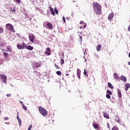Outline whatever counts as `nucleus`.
<instances>
[{
	"mask_svg": "<svg viewBox=\"0 0 130 130\" xmlns=\"http://www.w3.org/2000/svg\"><path fill=\"white\" fill-rule=\"evenodd\" d=\"M80 29H83V27L80 26Z\"/></svg>",
	"mask_w": 130,
	"mask_h": 130,
	"instance_id": "nucleus-51",
	"label": "nucleus"
},
{
	"mask_svg": "<svg viewBox=\"0 0 130 130\" xmlns=\"http://www.w3.org/2000/svg\"><path fill=\"white\" fill-rule=\"evenodd\" d=\"M17 115L19 116V112H17Z\"/></svg>",
	"mask_w": 130,
	"mask_h": 130,
	"instance_id": "nucleus-52",
	"label": "nucleus"
},
{
	"mask_svg": "<svg viewBox=\"0 0 130 130\" xmlns=\"http://www.w3.org/2000/svg\"><path fill=\"white\" fill-rule=\"evenodd\" d=\"M107 93H108V94L112 95V92H111V91L109 90H107Z\"/></svg>",
	"mask_w": 130,
	"mask_h": 130,
	"instance_id": "nucleus-25",
	"label": "nucleus"
},
{
	"mask_svg": "<svg viewBox=\"0 0 130 130\" xmlns=\"http://www.w3.org/2000/svg\"><path fill=\"white\" fill-rule=\"evenodd\" d=\"M35 35H34L33 34H29L28 35L29 42L31 43H34V41H35Z\"/></svg>",
	"mask_w": 130,
	"mask_h": 130,
	"instance_id": "nucleus-4",
	"label": "nucleus"
},
{
	"mask_svg": "<svg viewBox=\"0 0 130 130\" xmlns=\"http://www.w3.org/2000/svg\"><path fill=\"white\" fill-rule=\"evenodd\" d=\"M12 12H14V13L16 12V10L15 9L14 10H11Z\"/></svg>",
	"mask_w": 130,
	"mask_h": 130,
	"instance_id": "nucleus-45",
	"label": "nucleus"
},
{
	"mask_svg": "<svg viewBox=\"0 0 130 130\" xmlns=\"http://www.w3.org/2000/svg\"><path fill=\"white\" fill-rule=\"evenodd\" d=\"M62 55H63H63H64V54H63V53H62Z\"/></svg>",
	"mask_w": 130,
	"mask_h": 130,
	"instance_id": "nucleus-55",
	"label": "nucleus"
},
{
	"mask_svg": "<svg viewBox=\"0 0 130 130\" xmlns=\"http://www.w3.org/2000/svg\"><path fill=\"white\" fill-rule=\"evenodd\" d=\"M125 91H127V90H128V89H129L130 88V84L129 83H126L125 85Z\"/></svg>",
	"mask_w": 130,
	"mask_h": 130,
	"instance_id": "nucleus-19",
	"label": "nucleus"
},
{
	"mask_svg": "<svg viewBox=\"0 0 130 130\" xmlns=\"http://www.w3.org/2000/svg\"><path fill=\"white\" fill-rule=\"evenodd\" d=\"M107 125H108V128H110V125H109V123H107Z\"/></svg>",
	"mask_w": 130,
	"mask_h": 130,
	"instance_id": "nucleus-43",
	"label": "nucleus"
},
{
	"mask_svg": "<svg viewBox=\"0 0 130 130\" xmlns=\"http://www.w3.org/2000/svg\"><path fill=\"white\" fill-rule=\"evenodd\" d=\"M128 57L130 58V52H129V54H128Z\"/></svg>",
	"mask_w": 130,
	"mask_h": 130,
	"instance_id": "nucleus-50",
	"label": "nucleus"
},
{
	"mask_svg": "<svg viewBox=\"0 0 130 130\" xmlns=\"http://www.w3.org/2000/svg\"><path fill=\"white\" fill-rule=\"evenodd\" d=\"M36 68H39V67H40V65L37 64V66H36Z\"/></svg>",
	"mask_w": 130,
	"mask_h": 130,
	"instance_id": "nucleus-47",
	"label": "nucleus"
},
{
	"mask_svg": "<svg viewBox=\"0 0 130 130\" xmlns=\"http://www.w3.org/2000/svg\"><path fill=\"white\" fill-rule=\"evenodd\" d=\"M49 9H50L51 15L54 16L55 15V13L54 12V10L53 8H52L51 7H49Z\"/></svg>",
	"mask_w": 130,
	"mask_h": 130,
	"instance_id": "nucleus-12",
	"label": "nucleus"
},
{
	"mask_svg": "<svg viewBox=\"0 0 130 130\" xmlns=\"http://www.w3.org/2000/svg\"><path fill=\"white\" fill-rule=\"evenodd\" d=\"M80 24H85V22H84V21H81L80 22Z\"/></svg>",
	"mask_w": 130,
	"mask_h": 130,
	"instance_id": "nucleus-36",
	"label": "nucleus"
},
{
	"mask_svg": "<svg viewBox=\"0 0 130 130\" xmlns=\"http://www.w3.org/2000/svg\"><path fill=\"white\" fill-rule=\"evenodd\" d=\"M93 9L96 15H100L101 14V6L99 5L97 2L93 3Z\"/></svg>",
	"mask_w": 130,
	"mask_h": 130,
	"instance_id": "nucleus-1",
	"label": "nucleus"
},
{
	"mask_svg": "<svg viewBox=\"0 0 130 130\" xmlns=\"http://www.w3.org/2000/svg\"><path fill=\"white\" fill-rule=\"evenodd\" d=\"M117 122H118V123H119L120 122V120H116Z\"/></svg>",
	"mask_w": 130,
	"mask_h": 130,
	"instance_id": "nucleus-44",
	"label": "nucleus"
},
{
	"mask_svg": "<svg viewBox=\"0 0 130 130\" xmlns=\"http://www.w3.org/2000/svg\"><path fill=\"white\" fill-rule=\"evenodd\" d=\"M108 87L111 88V89H113V85H112V84H111V83L110 82H109L108 83Z\"/></svg>",
	"mask_w": 130,
	"mask_h": 130,
	"instance_id": "nucleus-23",
	"label": "nucleus"
},
{
	"mask_svg": "<svg viewBox=\"0 0 130 130\" xmlns=\"http://www.w3.org/2000/svg\"><path fill=\"white\" fill-rule=\"evenodd\" d=\"M22 108L23 109H24V110H27V107H26V106L23 105L22 106Z\"/></svg>",
	"mask_w": 130,
	"mask_h": 130,
	"instance_id": "nucleus-31",
	"label": "nucleus"
},
{
	"mask_svg": "<svg viewBox=\"0 0 130 130\" xmlns=\"http://www.w3.org/2000/svg\"><path fill=\"white\" fill-rule=\"evenodd\" d=\"M117 95L119 97V98H121L122 97V94H121V92L119 89L117 90Z\"/></svg>",
	"mask_w": 130,
	"mask_h": 130,
	"instance_id": "nucleus-18",
	"label": "nucleus"
},
{
	"mask_svg": "<svg viewBox=\"0 0 130 130\" xmlns=\"http://www.w3.org/2000/svg\"><path fill=\"white\" fill-rule=\"evenodd\" d=\"M86 53V51H85L84 52V54H85Z\"/></svg>",
	"mask_w": 130,
	"mask_h": 130,
	"instance_id": "nucleus-53",
	"label": "nucleus"
},
{
	"mask_svg": "<svg viewBox=\"0 0 130 130\" xmlns=\"http://www.w3.org/2000/svg\"><path fill=\"white\" fill-rule=\"evenodd\" d=\"M62 19L63 23H66V18H64V16H63Z\"/></svg>",
	"mask_w": 130,
	"mask_h": 130,
	"instance_id": "nucleus-35",
	"label": "nucleus"
},
{
	"mask_svg": "<svg viewBox=\"0 0 130 130\" xmlns=\"http://www.w3.org/2000/svg\"><path fill=\"white\" fill-rule=\"evenodd\" d=\"M6 28H7V29H8V30H9V31L13 32V33H14V32H16V31H15V29H14V26L11 23L7 24L6 25Z\"/></svg>",
	"mask_w": 130,
	"mask_h": 130,
	"instance_id": "nucleus-3",
	"label": "nucleus"
},
{
	"mask_svg": "<svg viewBox=\"0 0 130 130\" xmlns=\"http://www.w3.org/2000/svg\"><path fill=\"white\" fill-rule=\"evenodd\" d=\"M77 75L78 78L80 79H81V70L80 69H78L77 70Z\"/></svg>",
	"mask_w": 130,
	"mask_h": 130,
	"instance_id": "nucleus-10",
	"label": "nucleus"
},
{
	"mask_svg": "<svg viewBox=\"0 0 130 130\" xmlns=\"http://www.w3.org/2000/svg\"><path fill=\"white\" fill-rule=\"evenodd\" d=\"M9 119V118L8 117H4V120H8Z\"/></svg>",
	"mask_w": 130,
	"mask_h": 130,
	"instance_id": "nucleus-40",
	"label": "nucleus"
},
{
	"mask_svg": "<svg viewBox=\"0 0 130 130\" xmlns=\"http://www.w3.org/2000/svg\"><path fill=\"white\" fill-rule=\"evenodd\" d=\"M22 45L21 44L17 45V48H18V49H24L25 47H26V44H25V43H22Z\"/></svg>",
	"mask_w": 130,
	"mask_h": 130,
	"instance_id": "nucleus-6",
	"label": "nucleus"
},
{
	"mask_svg": "<svg viewBox=\"0 0 130 130\" xmlns=\"http://www.w3.org/2000/svg\"><path fill=\"white\" fill-rule=\"evenodd\" d=\"M0 77L2 79V80L3 82V83L6 84V83H7V82H8V77H7V76H6L4 74H1Z\"/></svg>",
	"mask_w": 130,
	"mask_h": 130,
	"instance_id": "nucleus-5",
	"label": "nucleus"
},
{
	"mask_svg": "<svg viewBox=\"0 0 130 130\" xmlns=\"http://www.w3.org/2000/svg\"><path fill=\"white\" fill-rule=\"evenodd\" d=\"M64 63V60L63 59H61L60 60V64H63Z\"/></svg>",
	"mask_w": 130,
	"mask_h": 130,
	"instance_id": "nucleus-28",
	"label": "nucleus"
},
{
	"mask_svg": "<svg viewBox=\"0 0 130 130\" xmlns=\"http://www.w3.org/2000/svg\"><path fill=\"white\" fill-rule=\"evenodd\" d=\"M120 80L123 81V82H124V83H126V77H125L123 75H121L120 77Z\"/></svg>",
	"mask_w": 130,
	"mask_h": 130,
	"instance_id": "nucleus-11",
	"label": "nucleus"
},
{
	"mask_svg": "<svg viewBox=\"0 0 130 130\" xmlns=\"http://www.w3.org/2000/svg\"><path fill=\"white\" fill-rule=\"evenodd\" d=\"M31 128H32V124H30L28 128V130H31Z\"/></svg>",
	"mask_w": 130,
	"mask_h": 130,
	"instance_id": "nucleus-34",
	"label": "nucleus"
},
{
	"mask_svg": "<svg viewBox=\"0 0 130 130\" xmlns=\"http://www.w3.org/2000/svg\"><path fill=\"white\" fill-rule=\"evenodd\" d=\"M0 33H4V28H3V27H0Z\"/></svg>",
	"mask_w": 130,
	"mask_h": 130,
	"instance_id": "nucleus-27",
	"label": "nucleus"
},
{
	"mask_svg": "<svg viewBox=\"0 0 130 130\" xmlns=\"http://www.w3.org/2000/svg\"><path fill=\"white\" fill-rule=\"evenodd\" d=\"M66 76H70V74H69V73L66 74Z\"/></svg>",
	"mask_w": 130,
	"mask_h": 130,
	"instance_id": "nucleus-49",
	"label": "nucleus"
},
{
	"mask_svg": "<svg viewBox=\"0 0 130 130\" xmlns=\"http://www.w3.org/2000/svg\"><path fill=\"white\" fill-rule=\"evenodd\" d=\"M47 26L50 30H52L53 28V25H52V24L50 22H48L47 23Z\"/></svg>",
	"mask_w": 130,
	"mask_h": 130,
	"instance_id": "nucleus-9",
	"label": "nucleus"
},
{
	"mask_svg": "<svg viewBox=\"0 0 130 130\" xmlns=\"http://www.w3.org/2000/svg\"><path fill=\"white\" fill-rule=\"evenodd\" d=\"M0 40H1V38H0Z\"/></svg>",
	"mask_w": 130,
	"mask_h": 130,
	"instance_id": "nucleus-56",
	"label": "nucleus"
},
{
	"mask_svg": "<svg viewBox=\"0 0 130 130\" xmlns=\"http://www.w3.org/2000/svg\"><path fill=\"white\" fill-rule=\"evenodd\" d=\"M25 48H26V49H28V50H33V49H34V48L33 47V46H31V45H28L27 46V45H26V47H25Z\"/></svg>",
	"mask_w": 130,
	"mask_h": 130,
	"instance_id": "nucleus-13",
	"label": "nucleus"
},
{
	"mask_svg": "<svg viewBox=\"0 0 130 130\" xmlns=\"http://www.w3.org/2000/svg\"><path fill=\"white\" fill-rule=\"evenodd\" d=\"M19 102H20V103H21V104L22 105V106H23V105H24V103L23 102L19 101Z\"/></svg>",
	"mask_w": 130,
	"mask_h": 130,
	"instance_id": "nucleus-42",
	"label": "nucleus"
},
{
	"mask_svg": "<svg viewBox=\"0 0 130 130\" xmlns=\"http://www.w3.org/2000/svg\"><path fill=\"white\" fill-rule=\"evenodd\" d=\"M113 17H114V13H110L108 17L109 21H111V20H112V18H113Z\"/></svg>",
	"mask_w": 130,
	"mask_h": 130,
	"instance_id": "nucleus-8",
	"label": "nucleus"
},
{
	"mask_svg": "<svg viewBox=\"0 0 130 130\" xmlns=\"http://www.w3.org/2000/svg\"><path fill=\"white\" fill-rule=\"evenodd\" d=\"M106 98L108 99H110V98H111V96H110V94H106Z\"/></svg>",
	"mask_w": 130,
	"mask_h": 130,
	"instance_id": "nucleus-30",
	"label": "nucleus"
},
{
	"mask_svg": "<svg viewBox=\"0 0 130 130\" xmlns=\"http://www.w3.org/2000/svg\"><path fill=\"white\" fill-rule=\"evenodd\" d=\"M114 77L116 80H120V77H119V76H118V74L117 73H115L114 74Z\"/></svg>",
	"mask_w": 130,
	"mask_h": 130,
	"instance_id": "nucleus-14",
	"label": "nucleus"
},
{
	"mask_svg": "<svg viewBox=\"0 0 130 130\" xmlns=\"http://www.w3.org/2000/svg\"><path fill=\"white\" fill-rule=\"evenodd\" d=\"M92 125L95 129H99V124L93 123Z\"/></svg>",
	"mask_w": 130,
	"mask_h": 130,
	"instance_id": "nucleus-16",
	"label": "nucleus"
},
{
	"mask_svg": "<svg viewBox=\"0 0 130 130\" xmlns=\"http://www.w3.org/2000/svg\"><path fill=\"white\" fill-rule=\"evenodd\" d=\"M86 27H87V23H85L84 24V26H83V28H86Z\"/></svg>",
	"mask_w": 130,
	"mask_h": 130,
	"instance_id": "nucleus-37",
	"label": "nucleus"
},
{
	"mask_svg": "<svg viewBox=\"0 0 130 130\" xmlns=\"http://www.w3.org/2000/svg\"><path fill=\"white\" fill-rule=\"evenodd\" d=\"M45 54L47 55V56H48L50 55H51V50L50 49V48L48 47L46 49V51L45 52Z\"/></svg>",
	"mask_w": 130,
	"mask_h": 130,
	"instance_id": "nucleus-7",
	"label": "nucleus"
},
{
	"mask_svg": "<svg viewBox=\"0 0 130 130\" xmlns=\"http://www.w3.org/2000/svg\"><path fill=\"white\" fill-rule=\"evenodd\" d=\"M2 51H9V52H12V49H11V48L8 47L7 50H2Z\"/></svg>",
	"mask_w": 130,
	"mask_h": 130,
	"instance_id": "nucleus-21",
	"label": "nucleus"
},
{
	"mask_svg": "<svg viewBox=\"0 0 130 130\" xmlns=\"http://www.w3.org/2000/svg\"><path fill=\"white\" fill-rule=\"evenodd\" d=\"M128 31H130V25L128 27Z\"/></svg>",
	"mask_w": 130,
	"mask_h": 130,
	"instance_id": "nucleus-46",
	"label": "nucleus"
},
{
	"mask_svg": "<svg viewBox=\"0 0 130 130\" xmlns=\"http://www.w3.org/2000/svg\"><path fill=\"white\" fill-rule=\"evenodd\" d=\"M54 66H55V67L56 68V69H58V65H57L56 64H55Z\"/></svg>",
	"mask_w": 130,
	"mask_h": 130,
	"instance_id": "nucleus-41",
	"label": "nucleus"
},
{
	"mask_svg": "<svg viewBox=\"0 0 130 130\" xmlns=\"http://www.w3.org/2000/svg\"><path fill=\"white\" fill-rule=\"evenodd\" d=\"M17 119L18 120V123H19V126H21V125H22V121L21 120V119H20V118H19V116H17Z\"/></svg>",
	"mask_w": 130,
	"mask_h": 130,
	"instance_id": "nucleus-20",
	"label": "nucleus"
},
{
	"mask_svg": "<svg viewBox=\"0 0 130 130\" xmlns=\"http://www.w3.org/2000/svg\"><path fill=\"white\" fill-rule=\"evenodd\" d=\"M128 64L130 66V61L128 62Z\"/></svg>",
	"mask_w": 130,
	"mask_h": 130,
	"instance_id": "nucleus-48",
	"label": "nucleus"
},
{
	"mask_svg": "<svg viewBox=\"0 0 130 130\" xmlns=\"http://www.w3.org/2000/svg\"><path fill=\"white\" fill-rule=\"evenodd\" d=\"M87 70L86 69H84V76H86V77H88V74H87Z\"/></svg>",
	"mask_w": 130,
	"mask_h": 130,
	"instance_id": "nucleus-24",
	"label": "nucleus"
},
{
	"mask_svg": "<svg viewBox=\"0 0 130 130\" xmlns=\"http://www.w3.org/2000/svg\"><path fill=\"white\" fill-rule=\"evenodd\" d=\"M2 113V111L0 110V114Z\"/></svg>",
	"mask_w": 130,
	"mask_h": 130,
	"instance_id": "nucleus-54",
	"label": "nucleus"
},
{
	"mask_svg": "<svg viewBox=\"0 0 130 130\" xmlns=\"http://www.w3.org/2000/svg\"><path fill=\"white\" fill-rule=\"evenodd\" d=\"M56 74H57L58 76H60L61 75V72L60 71H57Z\"/></svg>",
	"mask_w": 130,
	"mask_h": 130,
	"instance_id": "nucleus-29",
	"label": "nucleus"
},
{
	"mask_svg": "<svg viewBox=\"0 0 130 130\" xmlns=\"http://www.w3.org/2000/svg\"><path fill=\"white\" fill-rule=\"evenodd\" d=\"M79 38H80L81 42H82V41H83V39H82V37L80 36Z\"/></svg>",
	"mask_w": 130,
	"mask_h": 130,
	"instance_id": "nucleus-38",
	"label": "nucleus"
},
{
	"mask_svg": "<svg viewBox=\"0 0 130 130\" xmlns=\"http://www.w3.org/2000/svg\"><path fill=\"white\" fill-rule=\"evenodd\" d=\"M54 10H55V13L56 14V15H57L58 14V10H57L56 8H55Z\"/></svg>",
	"mask_w": 130,
	"mask_h": 130,
	"instance_id": "nucleus-32",
	"label": "nucleus"
},
{
	"mask_svg": "<svg viewBox=\"0 0 130 130\" xmlns=\"http://www.w3.org/2000/svg\"><path fill=\"white\" fill-rule=\"evenodd\" d=\"M3 55H4V56L6 57V58H8V57H9V53L7 52H4Z\"/></svg>",
	"mask_w": 130,
	"mask_h": 130,
	"instance_id": "nucleus-22",
	"label": "nucleus"
},
{
	"mask_svg": "<svg viewBox=\"0 0 130 130\" xmlns=\"http://www.w3.org/2000/svg\"><path fill=\"white\" fill-rule=\"evenodd\" d=\"M39 111L40 113H41V114L43 115V116H46V115L48 114V112H47V110H46V109H45L44 108L41 106H40L39 107Z\"/></svg>",
	"mask_w": 130,
	"mask_h": 130,
	"instance_id": "nucleus-2",
	"label": "nucleus"
},
{
	"mask_svg": "<svg viewBox=\"0 0 130 130\" xmlns=\"http://www.w3.org/2000/svg\"><path fill=\"white\" fill-rule=\"evenodd\" d=\"M15 2L17 4H21V0H15Z\"/></svg>",
	"mask_w": 130,
	"mask_h": 130,
	"instance_id": "nucleus-33",
	"label": "nucleus"
},
{
	"mask_svg": "<svg viewBox=\"0 0 130 130\" xmlns=\"http://www.w3.org/2000/svg\"><path fill=\"white\" fill-rule=\"evenodd\" d=\"M102 47V45L100 44L96 46V50L97 51L99 52L101 50V48Z\"/></svg>",
	"mask_w": 130,
	"mask_h": 130,
	"instance_id": "nucleus-15",
	"label": "nucleus"
},
{
	"mask_svg": "<svg viewBox=\"0 0 130 130\" xmlns=\"http://www.w3.org/2000/svg\"><path fill=\"white\" fill-rule=\"evenodd\" d=\"M112 130H118V127L117 126H114L112 128Z\"/></svg>",
	"mask_w": 130,
	"mask_h": 130,
	"instance_id": "nucleus-26",
	"label": "nucleus"
},
{
	"mask_svg": "<svg viewBox=\"0 0 130 130\" xmlns=\"http://www.w3.org/2000/svg\"><path fill=\"white\" fill-rule=\"evenodd\" d=\"M6 96H7V97H11V94H7Z\"/></svg>",
	"mask_w": 130,
	"mask_h": 130,
	"instance_id": "nucleus-39",
	"label": "nucleus"
},
{
	"mask_svg": "<svg viewBox=\"0 0 130 130\" xmlns=\"http://www.w3.org/2000/svg\"><path fill=\"white\" fill-rule=\"evenodd\" d=\"M103 114H104V117L105 118H107V119H109V118H110L109 115L108 114H107V112H104Z\"/></svg>",
	"mask_w": 130,
	"mask_h": 130,
	"instance_id": "nucleus-17",
	"label": "nucleus"
}]
</instances>
